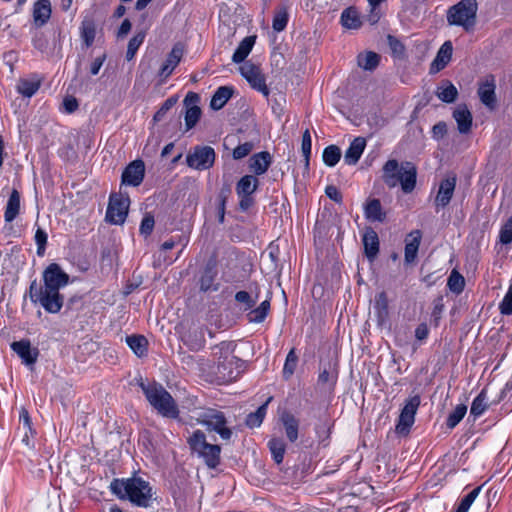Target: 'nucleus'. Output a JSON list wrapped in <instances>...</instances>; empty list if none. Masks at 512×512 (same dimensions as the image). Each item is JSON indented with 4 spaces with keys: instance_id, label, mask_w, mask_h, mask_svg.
Returning a JSON list of instances; mask_svg holds the SVG:
<instances>
[{
    "instance_id": "39",
    "label": "nucleus",
    "mask_w": 512,
    "mask_h": 512,
    "mask_svg": "<svg viewBox=\"0 0 512 512\" xmlns=\"http://www.w3.org/2000/svg\"><path fill=\"white\" fill-rule=\"evenodd\" d=\"M270 399L261 405L255 412L250 413L246 418V425L250 428H256L259 427L267 412V405Z\"/></svg>"
},
{
    "instance_id": "20",
    "label": "nucleus",
    "mask_w": 512,
    "mask_h": 512,
    "mask_svg": "<svg viewBox=\"0 0 512 512\" xmlns=\"http://www.w3.org/2000/svg\"><path fill=\"white\" fill-rule=\"evenodd\" d=\"M51 4L49 0H38L33 6V21L36 27L45 25L51 17Z\"/></svg>"
},
{
    "instance_id": "2",
    "label": "nucleus",
    "mask_w": 512,
    "mask_h": 512,
    "mask_svg": "<svg viewBox=\"0 0 512 512\" xmlns=\"http://www.w3.org/2000/svg\"><path fill=\"white\" fill-rule=\"evenodd\" d=\"M110 489L120 499H127L139 507H149L152 501V488L142 478L114 479Z\"/></svg>"
},
{
    "instance_id": "61",
    "label": "nucleus",
    "mask_w": 512,
    "mask_h": 512,
    "mask_svg": "<svg viewBox=\"0 0 512 512\" xmlns=\"http://www.w3.org/2000/svg\"><path fill=\"white\" fill-rule=\"evenodd\" d=\"M447 134V124L443 121L436 123L432 127V137L439 141Z\"/></svg>"
},
{
    "instance_id": "26",
    "label": "nucleus",
    "mask_w": 512,
    "mask_h": 512,
    "mask_svg": "<svg viewBox=\"0 0 512 512\" xmlns=\"http://www.w3.org/2000/svg\"><path fill=\"white\" fill-rule=\"evenodd\" d=\"M20 211V194L17 190H13L7 201L4 219L6 222H12Z\"/></svg>"
},
{
    "instance_id": "51",
    "label": "nucleus",
    "mask_w": 512,
    "mask_h": 512,
    "mask_svg": "<svg viewBox=\"0 0 512 512\" xmlns=\"http://www.w3.org/2000/svg\"><path fill=\"white\" fill-rule=\"evenodd\" d=\"M499 240L504 245H508L512 242V215L502 225L499 233Z\"/></svg>"
},
{
    "instance_id": "30",
    "label": "nucleus",
    "mask_w": 512,
    "mask_h": 512,
    "mask_svg": "<svg viewBox=\"0 0 512 512\" xmlns=\"http://www.w3.org/2000/svg\"><path fill=\"white\" fill-rule=\"evenodd\" d=\"M341 23L345 28L358 29L362 23L359 12L353 7L345 9L341 14Z\"/></svg>"
},
{
    "instance_id": "41",
    "label": "nucleus",
    "mask_w": 512,
    "mask_h": 512,
    "mask_svg": "<svg viewBox=\"0 0 512 512\" xmlns=\"http://www.w3.org/2000/svg\"><path fill=\"white\" fill-rule=\"evenodd\" d=\"M288 20H289V14H288L287 8L286 7L278 8L273 17V22H272L273 29L276 32L283 31L287 26Z\"/></svg>"
},
{
    "instance_id": "42",
    "label": "nucleus",
    "mask_w": 512,
    "mask_h": 512,
    "mask_svg": "<svg viewBox=\"0 0 512 512\" xmlns=\"http://www.w3.org/2000/svg\"><path fill=\"white\" fill-rule=\"evenodd\" d=\"M268 447L274 461L277 464L282 463L285 454V444L281 439L273 438L269 440Z\"/></svg>"
},
{
    "instance_id": "10",
    "label": "nucleus",
    "mask_w": 512,
    "mask_h": 512,
    "mask_svg": "<svg viewBox=\"0 0 512 512\" xmlns=\"http://www.w3.org/2000/svg\"><path fill=\"white\" fill-rule=\"evenodd\" d=\"M239 71L253 89L259 91L265 97L269 96L270 91L266 85L265 76L258 65L247 61L239 67Z\"/></svg>"
},
{
    "instance_id": "55",
    "label": "nucleus",
    "mask_w": 512,
    "mask_h": 512,
    "mask_svg": "<svg viewBox=\"0 0 512 512\" xmlns=\"http://www.w3.org/2000/svg\"><path fill=\"white\" fill-rule=\"evenodd\" d=\"M369 4V13L366 15V20L371 25H375L379 22L382 12L380 9V4H375L374 2Z\"/></svg>"
},
{
    "instance_id": "33",
    "label": "nucleus",
    "mask_w": 512,
    "mask_h": 512,
    "mask_svg": "<svg viewBox=\"0 0 512 512\" xmlns=\"http://www.w3.org/2000/svg\"><path fill=\"white\" fill-rule=\"evenodd\" d=\"M126 343L138 357H142L147 353L148 342L142 335L127 336Z\"/></svg>"
},
{
    "instance_id": "23",
    "label": "nucleus",
    "mask_w": 512,
    "mask_h": 512,
    "mask_svg": "<svg viewBox=\"0 0 512 512\" xmlns=\"http://www.w3.org/2000/svg\"><path fill=\"white\" fill-rule=\"evenodd\" d=\"M366 146V141L362 137L355 138L348 149L345 151L344 161L348 165H355L360 159Z\"/></svg>"
},
{
    "instance_id": "3",
    "label": "nucleus",
    "mask_w": 512,
    "mask_h": 512,
    "mask_svg": "<svg viewBox=\"0 0 512 512\" xmlns=\"http://www.w3.org/2000/svg\"><path fill=\"white\" fill-rule=\"evenodd\" d=\"M382 179L389 188L400 185L404 193H411L416 187L417 169L411 162L398 163L388 160L382 168Z\"/></svg>"
},
{
    "instance_id": "35",
    "label": "nucleus",
    "mask_w": 512,
    "mask_h": 512,
    "mask_svg": "<svg viewBox=\"0 0 512 512\" xmlns=\"http://www.w3.org/2000/svg\"><path fill=\"white\" fill-rule=\"evenodd\" d=\"M40 88L39 80L21 79L17 84V92L24 97H32Z\"/></svg>"
},
{
    "instance_id": "4",
    "label": "nucleus",
    "mask_w": 512,
    "mask_h": 512,
    "mask_svg": "<svg viewBox=\"0 0 512 512\" xmlns=\"http://www.w3.org/2000/svg\"><path fill=\"white\" fill-rule=\"evenodd\" d=\"M218 362L214 368V375L219 384L235 381L243 370L244 362L233 355L235 344L222 342L217 347Z\"/></svg>"
},
{
    "instance_id": "43",
    "label": "nucleus",
    "mask_w": 512,
    "mask_h": 512,
    "mask_svg": "<svg viewBox=\"0 0 512 512\" xmlns=\"http://www.w3.org/2000/svg\"><path fill=\"white\" fill-rule=\"evenodd\" d=\"M467 412V406L459 404L447 417L446 425L449 429L455 428L459 422L464 418Z\"/></svg>"
},
{
    "instance_id": "5",
    "label": "nucleus",
    "mask_w": 512,
    "mask_h": 512,
    "mask_svg": "<svg viewBox=\"0 0 512 512\" xmlns=\"http://www.w3.org/2000/svg\"><path fill=\"white\" fill-rule=\"evenodd\" d=\"M139 386L150 405L163 417L177 418L179 410L171 394L159 383L140 381Z\"/></svg>"
},
{
    "instance_id": "13",
    "label": "nucleus",
    "mask_w": 512,
    "mask_h": 512,
    "mask_svg": "<svg viewBox=\"0 0 512 512\" xmlns=\"http://www.w3.org/2000/svg\"><path fill=\"white\" fill-rule=\"evenodd\" d=\"M145 175V165L142 160H134L124 169L122 173V184L139 186Z\"/></svg>"
},
{
    "instance_id": "36",
    "label": "nucleus",
    "mask_w": 512,
    "mask_h": 512,
    "mask_svg": "<svg viewBox=\"0 0 512 512\" xmlns=\"http://www.w3.org/2000/svg\"><path fill=\"white\" fill-rule=\"evenodd\" d=\"M337 378L338 374L336 371L325 368L319 373L318 385L324 390L331 391L337 382Z\"/></svg>"
},
{
    "instance_id": "22",
    "label": "nucleus",
    "mask_w": 512,
    "mask_h": 512,
    "mask_svg": "<svg viewBox=\"0 0 512 512\" xmlns=\"http://www.w3.org/2000/svg\"><path fill=\"white\" fill-rule=\"evenodd\" d=\"M452 52V43L450 41L444 42L431 64V72H439L440 70H442L450 61L452 57Z\"/></svg>"
},
{
    "instance_id": "58",
    "label": "nucleus",
    "mask_w": 512,
    "mask_h": 512,
    "mask_svg": "<svg viewBox=\"0 0 512 512\" xmlns=\"http://www.w3.org/2000/svg\"><path fill=\"white\" fill-rule=\"evenodd\" d=\"M235 300L239 303L245 304V310L252 308L256 303V300L252 299L250 294L246 291H238L235 294Z\"/></svg>"
},
{
    "instance_id": "53",
    "label": "nucleus",
    "mask_w": 512,
    "mask_h": 512,
    "mask_svg": "<svg viewBox=\"0 0 512 512\" xmlns=\"http://www.w3.org/2000/svg\"><path fill=\"white\" fill-rule=\"evenodd\" d=\"M297 365V356L294 350H291L287 356L283 367V375L285 378H289L295 371Z\"/></svg>"
},
{
    "instance_id": "62",
    "label": "nucleus",
    "mask_w": 512,
    "mask_h": 512,
    "mask_svg": "<svg viewBox=\"0 0 512 512\" xmlns=\"http://www.w3.org/2000/svg\"><path fill=\"white\" fill-rule=\"evenodd\" d=\"M387 40H388V44L394 54L402 55L404 53V46L397 38L389 35L387 37Z\"/></svg>"
},
{
    "instance_id": "8",
    "label": "nucleus",
    "mask_w": 512,
    "mask_h": 512,
    "mask_svg": "<svg viewBox=\"0 0 512 512\" xmlns=\"http://www.w3.org/2000/svg\"><path fill=\"white\" fill-rule=\"evenodd\" d=\"M198 422L206 426L207 430L217 432L223 440L231 437L232 432L225 426L226 419L220 411L206 410L199 415Z\"/></svg>"
},
{
    "instance_id": "31",
    "label": "nucleus",
    "mask_w": 512,
    "mask_h": 512,
    "mask_svg": "<svg viewBox=\"0 0 512 512\" xmlns=\"http://www.w3.org/2000/svg\"><path fill=\"white\" fill-rule=\"evenodd\" d=\"M255 43V40L253 37H245L240 44L238 45L237 49L235 50L232 61L234 63H241L245 60V58L249 55L251 52L253 45Z\"/></svg>"
},
{
    "instance_id": "9",
    "label": "nucleus",
    "mask_w": 512,
    "mask_h": 512,
    "mask_svg": "<svg viewBox=\"0 0 512 512\" xmlns=\"http://www.w3.org/2000/svg\"><path fill=\"white\" fill-rule=\"evenodd\" d=\"M215 161V151L210 146H196L186 157V163L195 170H207Z\"/></svg>"
},
{
    "instance_id": "29",
    "label": "nucleus",
    "mask_w": 512,
    "mask_h": 512,
    "mask_svg": "<svg viewBox=\"0 0 512 512\" xmlns=\"http://www.w3.org/2000/svg\"><path fill=\"white\" fill-rule=\"evenodd\" d=\"M259 181L253 175H245L243 176L236 185V193L238 196L242 195H252L257 187Z\"/></svg>"
},
{
    "instance_id": "1",
    "label": "nucleus",
    "mask_w": 512,
    "mask_h": 512,
    "mask_svg": "<svg viewBox=\"0 0 512 512\" xmlns=\"http://www.w3.org/2000/svg\"><path fill=\"white\" fill-rule=\"evenodd\" d=\"M43 285L33 280L29 287V298L33 304L40 305L46 312L56 314L63 307L64 297L60 289L69 282V276L57 263H51L42 274Z\"/></svg>"
},
{
    "instance_id": "34",
    "label": "nucleus",
    "mask_w": 512,
    "mask_h": 512,
    "mask_svg": "<svg viewBox=\"0 0 512 512\" xmlns=\"http://www.w3.org/2000/svg\"><path fill=\"white\" fill-rule=\"evenodd\" d=\"M436 95L445 103H453L458 96V90L451 82L446 81L437 88Z\"/></svg>"
},
{
    "instance_id": "47",
    "label": "nucleus",
    "mask_w": 512,
    "mask_h": 512,
    "mask_svg": "<svg viewBox=\"0 0 512 512\" xmlns=\"http://www.w3.org/2000/svg\"><path fill=\"white\" fill-rule=\"evenodd\" d=\"M375 309L377 310L379 320L384 321L388 315V301L385 293L382 292L376 297Z\"/></svg>"
},
{
    "instance_id": "45",
    "label": "nucleus",
    "mask_w": 512,
    "mask_h": 512,
    "mask_svg": "<svg viewBox=\"0 0 512 512\" xmlns=\"http://www.w3.org/2000/svg\"><path fill=\"white\" fill-rule=\"evenodd\" d=\"M144 38H145V34L143 32H139L130 39V41L128 43V47H127V52H126L127 60L130 61L134 58L137 50L143 43Z\"/></svg>"
},
{
    "instance_id": "59",
    "label": "nucleus",
    "mask_w": 512,
    "mask_h": 512,
    "mask_svg": "<svg viewBox=\"0 0 512 512\" xmlns=\"http://www.w3.org/2000/svg\"><path fill=\"white\" fill-rule=\"evenodd\" d=\"M176 99L170 97L162 104L160 109L155 113L154 120L161 121L165 114L175 105Z\"/></svg>"
},
{
    "instance_id": "48",
    "label": "nucleus",
    "mask_w": 512,
    "mask_h": 512,
    "mask_svg": "<svg viewBox=\"0 0 512 512\" xmlns=\"http://www.w3.org/2000/svg\"><path fill=\"white\" fill-rule=\"evenodd\" d=\"M498 308H499L500 314H502L504 316L512 315V284L509 286L502 301L499 303Z\"/></svg>"
},
{
    "instance_id": "40",
    "label": "nucleus",
    "mask_w": 512,
    "mask_h": 512,
    "mask_svg": "<svg viewBox=\"0 0 512 512\" xmlns=\"http://www.w3.org/2000/svg\"><path fill=\"white\" fill-rule=\"evenodd\" d=\"M322 158L327 166L334 167L341 158V150L336 145L327 146L323 151Z\"/></svg>"
},
{
    "instance_id": "38",
    "label": "nucleus",
    "mask_w": 512,
    "mask_h": 512,
    "mask_svg": "<svg viewBox=\"0 0 512 512\" xmlns=\"http://www.w3.org/2000/svg\"><path fill=\"white\" fill-rule=\"evenodd\" d=\"M270 309V301L264 300L257 308L247 314L248 321L251 323H262Z\"/></svg>"
},
{
    "instance_id": "27",
    "label": "nucleus",
    "mask_w": 512,
    "mask_h": 512,
    "mask_svg": "<svg viewBox=\"0 0 512 512\" xmlns=\"http://www.w3.org/2000/svg\"><path fill=\"white\" fill-rule=\"evenodd\" d=\"M285 433L289 441L295 442L298 439L299 421L290 413L284 412L281 415Z\"/></svg>"
},
{
    "instance_id": "64",
    "label": "nucleus",
    "mask_w": 512,
    "mask_h": 512,
    "mask_svg": "<svg viewBox=\"0 0 512 512\" xmlns=\"http://www.w3.org/2000/svg\"><path fill=\"white\" fill-rule=\"evenodd\" d=\"M429 335V328L426 323L419 324L415 329V337L419 341L427 339Z\"/></svg>"
},
{
    "instance_id": "12",
    "label": "nucleus",
    "mask_w": 512,
    "mask_h": 512,
    "mask_svg": "<svg viewBox=\"0 0 512 512\" xmlns=\"http://www.w3.org/2000/svg\"><path fill=\"white\" fill-rule=\"evenodd\" d=\"M419 405L420 397L417 395L407 400L396 425V432L398 434L406 435L409 433L410 428L415 422V415Z\"/></svg>"
},
{
    "instance_id": "15",
    "label": "nucleus",
    "mask_w": 512,
    "mask_h": 512,
    "mask_svg": "<svg viewBox=\"0 0 512 512\" xmlns=\"http://www.w3.org/2000/svg\"><path fill=\"white\" fill-rule=\"evenodd\" d=\"M183 54V45L181 43L175 44L159 70L158 75L162 80H166L172 74L174 69L180 63Z\"/></svg>"
},
{
    "instance_id": "7",
    "label": "nucleus",
    "mask_w": 512,
    "mask_h": 512,
    "mask_svg": "<svg viewBox=\"0 0 512 512\" xmlns=\"http://www.w3.org/2000/svg\"><path fill=\"white\" fill-rule=\"evenodd\" d=\"M188 443L193 452L203 458L209 468H216L220 463L221 448L216 444H209L206 441L205 434L196 430L188 439Z\"/></svg>"
},
{
    "instance_id": "60",
    "label": "nucleus",
    "mask_w": 512,
    "mask_h": 512,
    "mask_svg": "<svg viewBox=\"0 0 512 512\" xmlns=\"http://www.w3.org/2000/svg\"><path fill=\"white\" fill-rule=\"evenodd\" d=\"M82 38L87 47L91 46L95 38V30L91 24H84L82 27Z\"/></svg>"
},
{
    "instance_id": "11",
    "label": "nucleus",
    "mask_w": 512,
    "mask_h": 512,
    "mask_svg": "<svg viewBox=\"0 0 512 512\" xmlns=\"http://www.w3.org/2000/svg\"><path fill=\"white\" fill-rule=\"evenodd\" d=\"M129 208V198L113 194L109 198L106 220L115 225L123 224Z\"/></svg>"
},
{
    "instance_id": "52",
    "label": "nucleus",
    "mask_w": 512,
    "mask_h": 512,
    "mask_svg": "<svg viewBox=\"0 0 512 512\" xmlns=\"http://www.w3.org/2000/svg\"><path fill=\"white\" fill-rule=\"evenodd\" d=\"M199 283L201 291L207 292L209 290H217V287H213L214 274L210 269L205 270L201 275Z\"/></svg>"
},
{
    "instance_id": "44",
    "label": "nucleus",
    "mask_w": 512,
    "mask_h": 512,
    "mask_svg": "<svg viewBox=\"0 0 512 512\" xmlns=\"http://www.w3.org/2000/svg\"><path fill=\"white\" fill-rule=\"evenodd\" d=\"M447 285L452 292L460 293L463 291L465 286L464 277L457 271L453 270L448 278Z\"/></svg>"
},
{
    "instance_id": "57",
    "label": "nucleus",
    "mask_w": 512,
    "mask_h": 512,
    "mask_svg": "<svg viewBox=\"0 0 512 512\" xmlns=\"http://www.w3.org/2000/svg\"><path fill=\"white\" fill-rule=\"evenodd\" d=\"M252 149L253 144L251 142L240 144L233 150V158L236 160L242 159L246 157L252 151Z\"/></svg>"
},
{
    "instance_id": "37",
    "label": "nucleus",
    "mask_w": 512,
    "mask_h": 512,
    "mask_svg": "<svg viewBox=\"0 0 512 512\" xmlns=\"http://www.w3.org/2000/svg\"><path fill=\"white\" fill-rule=\"evenodd\" d=\"M380 56L372 51L361 53L358 56V65L364 70L372 71L379 64Z\"/></svg>"
},
{
    "instance_id": "49",
    "label": "nucleus",
    "mask_w": 512,
    "mask_h": 512,
    "mask_svg": "<svg viewBox=\"0 0 512 512\" xmlns=\"http://www.w3.org/2000/svg\"><path fill=\"white\" fill-rule=\"evenodd\" d=\"M47 239L48 235L46 231L38 227L35 232L34 240L37 245V255L40 257H42L45 253Z\"/></svg>"
},
{
    "instance_id": "19",
    "label": "nucleus",
    "mask_w": 512,
    "mask_h": 512,
    "mask_svg": "<svg viewBox=\"0 0 512 512\" xmlns=\"http://www.w3.org/2000/svg\"><path fill=\"white\" fill-rule=\"evenodd\" d=\"M364 253L369 261H373L379 253V238L372 228H367L362 237Z\"/></svg>"
},
{
    "instance_id": "63",
    "label": "nucleus",
    "mask_w": 512,
    "mask_h": 512,
    "mask_svg": "<svg viewBox=\"0 0 512 512\" xmlns=\"http://www.w3.org/2000/svg\"><path fill=\"white\" fill-rule=\"evenodd\" d=\"M326 195L333 201L340 203L342 201V195L340 191L332 185H329L325 189Z\"/></svg>"
},
{
    "instance_id": "46",
    "label": "nucleus",
    "mask_w": 512,
    "mask_h": 512,
    "mask_svg": "<svg viewBox=\"0 0 512 512\" xmlns=\"http://www.w3.org/2000/svg\"><path fill=\"white\" fill-rule=\"evenodd\" d=\"M481 490V487L474 488L472 491H470L459 503L457 509L455 512H467L472 505V503L475 501L477 496L479 495V492Z\"/></svg>"
},
{
    "instance_id": "6",
    "label": "nucleus",
    "mask_w": 512,
    "mask_h": 512,
    "mask_svg": "<svg viewBox=\"0 0 512 512\" xmlns=\"http://www.w3.org/2000/svg\"><path fill=\"white\" fill-rule=\"evenodd\" d=\"M477 11L476 0H461L447 10V22L449 25L460 26L470 31L476 24Z\"/></svg>"
},
{
    "instance_id": "56",
    "label": "nucleus",
    "mask_w": 512,
    "mask_h": 512,
    "mask_svg": "<svg viewBox=\"0 0 512 512\" xmlns=\"http://www.w3.org/2000/svg\"><path fill=\"white\" fill-rule=\"evenodd\" d=\"M155 220L151 214H146L140 224V233L145 237L149 236L154 228Z\"/></svg>"
},
{
    "instance_id": "18",
    "label": "nucleus",
    "mask_w": 512,
    "mask_h": 512,
    "mask_svg": "<svg viewBox=\"0 0 512 512\" xmlns=\"http://www.w3.org/2000/svg\"><path fill=\"white\" fill-rule=\"evenodd\" d=\"M456 186V177H448L441 181L435 199L437 206L445 207L449 204Z\"/></svg>"
},
{
    "instance_id": "24",
    "label": "nucleus",
    "mask_w": 512,
    "mask_h": 512,
    "mask_svg": "<svg viewBox=\"0 0 512 512\" xmlns=\"http://www.w3.org/2000/svg\"><path fill=\"white\" fill-rule=\"evenodd\" d=\"M271 164V156L268 152H260L253 155L249 160V168L256 175L264 174Z\"/></svg>"
},
{
    "instance_id": "17",
    "label": "nucleus",
    "mask_w": 512,
    "mask_h": 512,
    "mask_svg": "<svg viewBox=\"0 0 512 512\" xmlns=\"http://www.w3.org/2000/svg\"><path fill=\"white\" fill-rule=\"evenodd\" d=\"M453 118L461 134H468L472 128V114L466 105H458L453 111Z\"/></svg>"
},
{
    "instance_id": "50",
    "label": "nucleus",
    "mask_w": 512,
    "mask_h": 512,
    "mask_svg": "<svg viewBox=\"0 0 512 512\" xmlns=\"http://www.w3.org/2000/svg\"><path fill=\"white\" fill-rule=\"evenodd\" d=\"M201 116V109L199 107H189L185 113V125L187 130L193 128Z\"/></svg>"
},
{
    "instance_id": "25",
    "label": "nucleus",
    "mask_w": 512,
    "mask_h": 512,
    "mask_svg": "<svg viewBox=\"0 0 512 512\" xmlns=\"http://www.w3.org/2000/svg\"><path fill=\"white\" fill-rule=\"evenodd\" d=\"M421 241V233L419 230L411 232L405 245V261L411 263L415 260Z\"/></svg>"
},
{
    "instance_id": "16",
    "label": "nucleus",
    "mask_w": 512,
    "mask_h": 512,
    "mask_svg": "<svg viewBox=\"0 0 512 512\" xmlns=\"http://www.w3.org/2000/svg\"><path fill=\"white\" fill-rule=\"evenodd\" d=\"M496 83L495 78L492 75L485 77L480 83L478 88V96L480 101L489 109H494L496 106Z\"/></svg>"
},
{
    "instance_id": "21",
    "label": "nucleus",
    "mask_w": 512,
    "mask_h": 512,
    "mask_svg": "<svg viewBox=\"0 0 512 512\" xmlns=\"http://www.w3.org/2000/svg\"><path fill=\"white\" fill-rule=\"evenodd\" d=\"M364 216L370 222H383L386 213L382 209L379 199H368L364 205Z\"/></svg>"
},
{
    "instance_id": "54",
    "label": "nucleus",
    "mask_w": 512,
    "mask_h": 512,
    "mask_svg": "<svg viewBox=\"0 0 512 512\" xmlns=\"http://www.w3.org/2000/svg\"><path fill=\"white\" fill-rule=\"evenodd\" d=\"M311 149H312L311 134H310L309 130L306 129L302 135V143H301V151L305 158L306 165H308V163H309Z\"/></svg>"
},
{
    "instance_id": "32",
    "label": "nucleus",
    "mask_w": 512,
    "mask_h": 512,
    "mask_svg": "<svg viewBox=\"0 0 512 512\" xmlns=\"http://www.w3.org/2000/svg\"><path fill=\"white\" fill-rule=\"evenodd\" d=\"M488 406L487 392L485 389H483L471 404L470 416H473L475 419L482 416L487 410Z\"/></svg>"
},
{
    "instance_id": "14",
    "label": "nucleus",
    "mask_w": 512,
    "mask_h": 512,
    "mask_svg": "<svg viewBox=\"0 0 512 512\" xmlns=\"http://www.w3.org/2000/svg\"><path fill=\"white\" fill-rule=\"evenodd\" d=\"M10 347L21 358L25 365L32 366L36 363L39 350L32 347L29 340L22 339L20 341H14L11 343Z\"/></svg>"
},
{
    "instance_id": "28",
    "label": "nucleus",
    "mask_w": 512,
    "mask_h": 512,
    "mask_svg": "<svg viewBox=\"0 0 512 512\" xmlns=\"http://www.w3.org/2000/svg\"><path fill=\"white\" fill-rule=\"evenodd\" d=\"M233 95V89L228 86L219 87L210 101V107L213 110H220Z\"/></svg>"
}]
</instances>
